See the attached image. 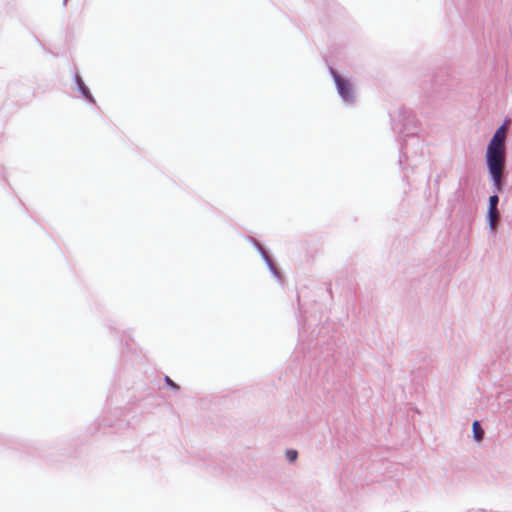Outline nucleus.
Returning <instances> with one entry per match:
<instances>
[{"label": "nucleus", "mask_w": 512, "mask_h": 512, "mask_svg": "<svg viewBox=\"0 0 512 512\" xmlns=\"http://www.w3.org/2000/svg\"><path fill=\"white\" fill-rule=\"evenodd\" d=\"M506 137L507 130L503 124L496 129L486 148L487 171L496 191H503L506 184Z\"/></svg>", "instance_id": "nucleus-1"}, {"label": "nucleus", "mask_w": 512, "mask_h": 512, "mask_svg": "<svg viewBox=\"0 0 512 512\" xmlns=\"http://www.w3.org/2000/svg\"><path fill=\"white\" fill-rule=\"evenodd\" d=\"M399 164L405 171L404 176L408 178V168L414 170L419 166L426 165V158L422 151V140L417 132L406 134L401 143V155Z\"/></svg>", "instance_id": "nucleus-2"}, {"label": "nucleus", "mask_w": 512, "mask_h": 512, "mask_svg": "<svg viewBox=\"0 0 512 512\" xmlns=\"http://www.w3.org/2000/svg\"><path fill=\"white\" fill-rule=\"evenodd\" d=\"M391 126L395 133L406 134L416 132V119L413 112L405 107L398 108L390 114Z\"/></svg>", "instance_id": "nucleus-3"}, {"label": "nucleus", "mask_w": 512, "mask_h": 512, "mask_svg": "<svg viewBox=\"0 0 512 512\" xmlns=\"http://www.w3.org/2000/svg\"><path fill=\"white\" fill-rule=\"evenodd\" d=\"M331 77L335 83L337 93L345 105H353L356 99L355 90L351 81L341 75L335 68L329 67Z\"/></svg>", "instance_id": "nucleus-4"}, {"label": "nucleus", "mask_w": 512, "mask_h": 512, "mask_svg": "<svg viewBox=\"0 0 512 512\" xmlns=\"http://www.w3.org/2000/svg\"><path fill=\"white\" fill-rule=\"evenodd\" d=\"M258 254H260L273 278L282 286L284 283V276L277 261L275 260L274 256L259 242Z\"/></svg>", "instance_id": "nucleus-5"}, {"label": "nucleus", "mask_w": 512, "mask_h": 512, "mask_svg": "<svg viewBox=\"0 0 512 512\" xmlns=\"http://www.w3.org/2000/svg\"><path fill=\"white\" fill-rule=\"evenodd\" d=\"M500 219V211L498 208H488L486 213V221L492 234H495L498 228V220Z\"/></svg>", "instance_id": "nucleus-6"}, {"label": "nucleus", "mask_w": 512, "mask_h": 512, "mask_svg": "<svg viewBox=\"0 0 512 512\" xmlns=\"http://www.w3.org/2000/svg\"><path fill=\"white\" fill-rule=\"evenodd\" d=\"M472 432L474 440L479 443L484 439V429L481 427L479 421L475 420L472 423Z\"/></svg>", "instance_id": "nucleus-7"}, {"label": "nucleus", "mask_w": 512, "mask_h": 512, "mask_svg": "<svg viewBox=\"0 0 512 512\" xmlns=\"http://www.w3.org/2000/svg\"><path fill=\"white\" fill-rule=\"evenodd\" d=\"M495 193L491 196H489V199H488V208H498V205H499V196H498V192L499 191H496L494 189Z\"/></svg>", "instance_id": "nucleus-8"}, {"label": "nucleus", "mask_w": 512, "mask_h": 512, "mask_svg": "<svg viewBox=\"0 0 512 512\" xmlns=\"http://www.w3.org/2000/svg\"><path fill=\"white\" fill-rule=\"evenodd\" d=\"M286 458L289 462H295L298 458V451L295 449H288L286 451Z\"/></svg>", "instance_id": "nucleus-9"}, {"label": "nucleus", "mask_w": 512, "mask_h": 512, "mask_svg": "<svg viewBox=\"0 0 512 512\" xmlns=\"http://www.w3.org/2000/svg\"><path fill=\"white\" fill-rule=\"evenodd\" d=\"M166 382L174 389H177L178 386L169 378V377H166Z\"/></svg>", "instance_id": "nucleus-10"}, {"label": "nucleus", "mask_w": 512, "mask_h": 512, "mask_svg": "<svg viewBox=\"0 0 512 512\" xmlns=\"http://www.w3.org/2000/svg\"><path fill=\"white\" fill-rule=\"evenodd\" d=\"M505 413L507 414L508 417L512 418V409L507 408V410H505Z\"/></svg>", "instance_id": "nucleus-11"}, {"label": "nucleus", "mask_w": 512, "mask_h": 512, "mask_svg": "<svg viewBox=\"0 0 512 512\" xmlns=\"http://www.w3.org/2000/svg\"><path fill=\"white\" fill-rule=\"evenodd\" d=\"M82 91H83L84 95H86L87 97H89L91 99V97L88 95V93H87L85 88L82 87Z\"/></svg>", "instance_id": "nucleus-12"}]
</instances>
